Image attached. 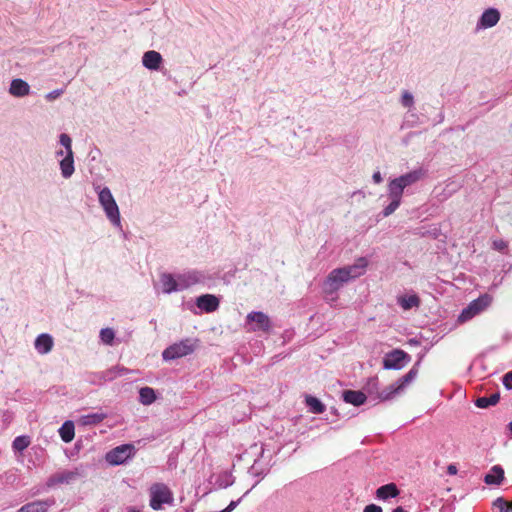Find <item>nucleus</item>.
<instances>
[{"instance_id":"1","label":"nucleus","mask_w":512,"mask_h":512,"mask_svg":"<svg viewBox=\"0 0 512 512\" xmlns=\"http://www.w3.org/2000/svg\"><path fill=\"white\" fill-rule=\"evenodd\" d=\"M425 175L426 171L422 167H419L391 179L387 185V196L390 203L383 208L382 215L388 217L393 214L401 205L404 190L422 180Z\"/></svg>"},{"instance_id":"2","label":"nucleus","mask_w":512,"mask_h":512,"mask_svg":"<svg viewBox=\"0 0 512 512\" xmlns=\"http://www.w3.org/2000/svg\"><path fill=\"white\" fill-rule=\"evenodd\" d=\"M367 265L368 260L365 257H360L353 265L333 269L323 284L324 293L334 295L345 283L361 276Z\"/></svg>"},{"instance_id":"3","label":"nucleus","mask_w":512,"mask_h":512,"mask_svg":"<svg viewBox=\"0 0 512 512\" xmlns=\"http://www.w3.org/2000/svg\"><path fill=\"white\" fill-rule=\"evenodd\" d=\"M94 190L98 195L99 204L107 219L113 226L121 228L122 225L119 207L111 190L108 187H101L100 185H94Z\"/></svg>"},{"instance_id":"4","label":"nucleus","mask_w":512,"mask_h":512,"mask_svg":"<svg viewBox=\"0 0 512 512\" xmlns=\"http://www.w3.org/2000/svg\"><path fill=\"white\" fill-rule=\"evenodd\" d=\"M197 347V340L186 338L178 343H174L162 352L165 361H171L192 354Z\"/></svg>"},{"instance_id":"5","label":"nucleus","mask_w":512,"mask_h":512,"mask_svg":"<svg viewBox=\"0 0 512 512\" xmlns=\"http://www.w3.org/2000/svg\"><path fill=\"white\" fill-rule=\"evenodd\" d=\"M85 477V471L82 466L73 470H64L51 475L46 482L47 488H53L61 484H71Z\"/></svg>"},{"instance_id":"6","label":"nucleus","mask_w":512,"mask_h":512,"mask_svg":"<svg viewBox=\"0 0 512 512\" xmlns=\"http://www.w3.org/2000/svg\"><path fill=\"white\" fill-rule=\"evenodd\" d=\"M492 301V297L488 294H484L477 299L471 301L469 305L464 308L458 316V322L464 323L484 311Z\"/></svg>"},{"instance_id":"7","label":"nucleus","mask_w":512,"mask_h":512,"mask_svg":"<svg viewBox=\"0 0 512 512\" xmlns=\"http://www.w3.org/2000/svg\"><path fill=\"white\" fill-rule=\"evenodd\" d=\"M172 501V492L165 484L155 483L150 487V507L153 510H160L163 504H170Z\"/></svg>"},{"instance_id":"8","label":"nucleus","mask_w":512,"mask_h":512,"mask_svg":"<svg viewBox=\"0 0 512 512\" xmlns=\"http://www.w3.org/2000/svg\"><path fill=\"white\" fill-rule=\"evenodd\" d=\"M178 291H184L190 287L204 283L206 275L202 271L198 270H187L182 273H175Z\"/></svg>"},{"instance_id":"9","label":"nucleus","mask_w":512,"mask_h":512,"mask_svg":"<svg viewBox=\"0 0 512 512\" xmlns=\"http://www.w3.org/2000/svg\"><path fill=\"white\" fill-rule=\"evenodd\" d=\"M135 447L133 444H122L106 454V461L114 466L124 464L128 459L132 458L135 454Z\"/></svg>"},{"instance_id":"10","label":"nucleus","mask_w":512,"mask_h":512,"mask_svg":"<svg viewBox=\"0 0 512 512\" xmlns=\"http://www.w3.org/2000/svg\"><path fill=\"white\" fill-rule=\"evenodd\" d=\"M411 360V356L401 349H394L383 358V367L387 370H400Z\"/></svg>"},{"instance_id":"11","label":"nucleus","mask_w":512,"mask_h":512,"mask_svg":"<svg viewBox=\"0 0 512 512\" xmlns=\"http://www.w3.org/2000/svg\"><path fill=\"white\" fill-rule=\"evenodd\" d=\"M246 324L250 325L249 330L268 332L271 328L269 317L261 311H252L246 316Z\"/></svg>"},{"instance_id":"12","label":"nucleus","mask_w":512,"mask_h":512,"mask_svg":"<svg viewBox=\"0 0 512 512\" xmlns=\"http://www.w3.org/2000/svg\"><path fill=\"white\" fill-rule=\"evenodd\" d=\"M500 18L501 14L497 8H488L484 10L481 16L479 17L476 24V30L479 31L492 28L498 24Z\"/></svg>"},{"instance_id":"13","label":"nucleus","mask_w":512,"mask_h":512,"mask_svg":"<svg viewBox=\"0 0 512 512\" xmlns=\"http://www.w3.org/2000/svg\"><path fill=\"white\" fill-rule=\"evenodd\" d=\"M219 304V299L213 294H204L196 298V306L206 313L216 311Z\"/></svg>"},{"instance_id":"14","label":"nucleus","mask_w":512,"mask_h":512,"mask_svg":"<svg viewBox=\"0 0 512 512\" xmlns=\"http://www.w3.org/2000/svg\"><path fill=\"white\" fill-rule=\"evenodd\" d=\"M8 92L13 97L23 98L30 94L31 87L25 80L15 78L11 80Z\"/></svg>"},{"instance_id":"15","label":"nucleus","mask_w":512,"mask_h":512,"mask_svg":"<svg viewBox=\"0 0 512 512\" xmlns=\"http://www.w3.org/2000/svg\"><path fill=\"white\" fill-rule=\"evenodd\" d=\"M54 498H47L45 500H36L23 505L17 512H47L48 509L55 504Z\"/></svg>"},{"instance_id":"16","label":"nucleus","mask_w":512,"mask_h":512,"mask_svg":"<svg viewBox=\"0 0 512 512\" xmlns=\"http://www.w3.org/2000/svg\"><path fill=\"white\" fill-rule=\"evenodd\" d=\"M161 292L163 294H172L178 291L175 273L163 272L159 276Z\"/></svg>"},{"instance_id":"17","label":"nucleus","mask_w":512,"mask_h":512,"mask_svg":"<svg viewBox=\"0 0 512 512\" xmlns=\"http://www.w3.org/2000/svg\"><path fill=\"white\" fill-rule=\"evenodd\" d=\"M163 61L161 54L155 50L146 51L142 56V64L149 70H158Z\"/></svg>"},{"instance_id":"18","label":"nucleus","mask_w":512,"mask_h":512,"mask_svg":"<svg viewBox=\"0 0 512 512\" xmlns=\"http://www.w3.org/2000/svg\"><path fill=\"white\" fill-rule=\"evenodd\" d=\"M53 344L52 336L47 333H42L36 337L34 347L39 354L45 355L52 350Z\"/></svg>"},{"instance_id":"19","label":"nucleus","mask_w":512,"mask_h":512,"mask_svg":"<svg viewBox=\"0 0 512 512\" xmlns=\"http://www.w3.org/2000/svg\"><path fill=\"white\" fill-rule=\"evenodd\" d=\"M61 176L69 179L75 172L74 153H65V156L59 162Z\"/></svg>"},{"instance_id":"20","label":"nucleus","mask_w":512,"mask_h":512,"mask_svg":"<svg viewBox=\"0 0 512 512\" xmlns=\"http://www.w3.org/2000/svg\"><path fill=\"white\" fill-rule=\"evenodd\" d=\"M343 400L346 403L354 406H360L365 403L367 396L364 392L359 390H345L342 393Z\"/></svg>"},{"instance_id":"21","label":"nucleus","mask_w":512,"mask_h":512,"mask_svg":"<svg viewBox=\"0 0 512 512\" xmlns=\"http://www.w3.org/2000/svg\"><path fill=\"white\" fill-rule=\"evenodd\" d=\"M504 479V470L500 465H494L485 475L484 482L488 485H499Z\"/></svg>"},{"instance_id":"22","label":"nucleus","mask_w":512,"mask_h":512,"mask_svg":"<svg viewBox=\"0 0 512 512\" xmlns=\"http://www.w3.org/2000/svg\"><path fill=\"white\" fill-rule=\"evenodd\" d=\"M399 494V489L397 488L396 484L389 483L380 486L376 490V497L380 500H387L389 498H395Z\"/></svg>"},{"instance_id":"23","label":"nucleus","mask_w":512,"mask_h":512,"mask_svg":"<svg viewBox=\"0 0 512 512\" xmlns=\"http://www.w3.org/2000/svg\"><path fill=\"white\" fill-rule=\"evenodd\" d=\"M157 396L153 388L145 386L139 390V402L142 405L148 406L155 402Z\"/></svg>"},{"instance_id":"24","label":"nucleus","mask_w":512,"mask_h":512,"mask_svg":"<svg viewBox=\"0 0 512 512\" xmlns=\"http://www.w3.org/2000/svg\"><path fill=\"white\" fill-rule=\"evenodd\" d=\"M59 434L65 443H69L73 440L75 435L74 423L70 420L65 421L59 429Z\"/></svg>"},{"instance_id":"25","label":"nucleus","mask_w":512,"mask_h":512,"mask_svg":"<svg viewBox=\"0 0 512 512\" xmlns=\"http://www.w3.org/2000/svg\"><path fill=\"white\" fill-rule=\"evenodd\" d=\"M402 391V389L398 386V384L395 382L386 388H384L380 393H378V400L379 401H388L393 399L397 394H399Z\"/></svg>"},{"instance_id":"26","label":"nucleus","mask_w":512,"mask_h":512,"mask_svg":"<svg viewBox=\"0 0 512 512\" xmlns=\"http://www.w3.org/2000/svg\"><path fill=\"white\" fill-rule=\"evenodd\" d=\"M105 418H107V414L97 412V413L83 415L80 418V422L84 426H88V425L91 426V425H97V424L101 423Z\"/></svg>"},{"instance_id":"27","label":"nucleus","mask_w":512,"mask_h":512,"mask_svg":"<svg viewBox=\"0 0 512 512\" xmlns=\"http://www.w3.org/2000/svg\"><path fill=\"white\" fill-rule=\"evenodd\" d=\"M499 399H500V394L494 393L488 397L484 396V397L477 398L475 401V405L478 408L486 409L490 406L496 405L498 403Z\"/></svg>"},{"instance_id":"28","label":"nucleus","mask_w":512,"mask_h":512,"mask_svg":"<svg viewBox=\"0 0 512 512\" xmlns=\"http://www.w3.org/2000/svg\"><path fill=\"white\" fill-rule=\"evenodd\" d=\"M305 402L309 411L313 414H321L325 411V405L314 396H306Z\"/></svg>"},{"instance_id":"29","label":"nucleus","mask_w":512,"mask_h":512,"mask_svg":"<svg viewBox=\"0 0 512 512\" xmlns=\"http://www.w3.org/2000/svg\"><path fill=\"white\" fill-rule=\"evenodd\" d=\"M398 303L404 310H409L413 307H418L420 304V299L416 294H412L409 296L399 297Z\"/></svg>"},{"instance_id":"30","label":"nucleus","mask_w":512,"mask_h":512,"mask_svg":"<svg viewBox=\"0 0 512 512\" xmlns=\"http://www.w3.org/2000/svg\"><path fill=\"white\" fill-rule=\"evenodd\" d=\"M419 365V363H416L410 370L408 373H406L404 376H402L401 378L398 379V381L396 382L398 384V386L403 390L405 388L406 385H408L409 383H411L417 376V373H418V368L417 366Z\"/></svg>"},{"instance_id":"31","label":"nucleus","mask_w":512,"mask_h":512,"mask_svg":"<svg viewBox=\"0 0 512 512\" xmlns=\"http://www.w3.org/2000/svg\"><path fill=\"white\" fill-rule=\"evenodd\" d=\"M99 337L102 343L111 346L113 345L115 332L112 328H103L100 330Z\"/></svg>"},{"instance_id":"32","label":"nucleus","mask_w":512,"mask_h":512,"mask_svg":"<svg viewBox=\"0 0 512 512\" xmlns=\"http://www.w3.org/2000/svg\"><path fill=\"white\" fill-rule=\"evenodd\" d=\"M30 444L29 437L27 436H17L12 443V447L15 451H23L25 450Z\"/></svg>"},{"instance_id":"33","label":"nucleus","mask_w":512,"mask_h":512,"mask_svg":"<svg viewBox=\"0 0 512 512\" xmlns=\"http://www.w3.org/2000/svg\"><path fill=\"white\" fill-rule=\"evenodd\" d=\"M365 390L366 392L368 393V395L372 396V395H376V397L374 398V400H378V393H380L381 391H379V382H378V379L377 378H370L365 386Z\"/></svg>"},{"instance_id":"34","label":"nucleus","mask_w":512,"mask_h":512,"mask_svg":"<svg viewBox=\"0 0 512 512\" xmlns=\"http://www.w3.org/2000/svg\"><path fill=\"white\" fill-rule=\"evenodd\" d=\"M59 143L64 147L65 153H74L72 149V139L66 133L59 135Z\"/></svg>"},{"instance_id":"35","label":"nucleus","mask_w":512,"mask_h":512,"mask_svg":"<svg viewBox=\"0 0 512 512\" xmlns=\"http://www.w3.org/2000/svg\"><path fill=\"white\" fill-rule=\"evenodd\" d=\"M493 505L497 507L500 512H512V502H507L504 498L499 497L494 502Z\"/></svg>"},{"instance_id":"36","label":"nucleus","mask_w":512,"mask_h":512,"mask_svg":"<svg viewBox=\"0 0 512 512\" xmlns=\"http://www.w3.org/2000/svg\"><path fill=\"white\" fill-rule=\"evenodd\" d=\"M401 104L407 108H411L414 105V97L409 91L402 93Z\"/></svg>"},{"instance_id":"37","label":"nucleus","mask_w":512,"mask_h":512,"mask_svg":"<svg viewBox=\"0 0 512 512\" xmlns=\"http://www.w3.org/2000/svg\"><path fill=\"white\" fill-rule=\"evenodd\" d=\"M118 377L116 367H112L104 372H102V379L105 381H113Z\"/></svg>"},{"instance_id":"38","label":"nucleus","mask_w":512,"mask_h":512,"mask_svg":"<svg viewBox=\"0 0 512 512\" xmlns=\"http://www.w3.org/2000/svg\"><path fill=\"white\" fill-rule=\"evenodd\" d=\"M502 383L507 390H512V370L503 375Z\"/></svg>"},{"instance_id":"39","label":"nucleus","mask_w":512,"mask_h":512,"mask_svg":"<svg viewBox=\"0 0 512 512\" xmlns=\"http://www.w3.org/2000/svg\"><path fill=\"white\" fill-rule=\"evenodd\" d=\"M63 92H64L63 89H56V90H53V91L47 93L45 98L48 101H52V100H55L58 97H60L63 94Z\"/></svg>"},{"instance_id":"40","label":"nucleus","mask_w":512,"mask_h":512,"mask_svg":"<svg viewBox=\"0 0 512 512\" xmlns=\"http://www.w3.org/2000/svg\"><path fill=\"white\" fill-rule=\"evenodd\" d=\"M241 500H242V497L239 498L238 500H232L225 509H223L219 512H232L239 505Z\"/></svg>"},{"instance_id":"41","label":"nucleus","mask_w":512,"mask_h":512,"mask_svg":"<svg viewBox=\"0 0 512 512\" xmlns=\"http://www.w3.org/2000/svg\"><path fill=\"white\" fill-rule=\"evenodd\" d=\"M493 248L498 251H504L507 248V243L503 240H495L493 242Z\"/></svg>"},{"instance_id":"42","label":"nucleus","mask_w":512,"mask_h":512,"mask_svg":"<svg viewBox=\"0 0 512 512\" xmlns=\"http://www.w3.org/2000/svg\"><path fill=\"white\" fill-rule=\"evenodd\" d=\"M363 512H382V508L376 504L367 505Z\"/></svg>"},{"instance_id":"43","label":"nucleus","mask_w":512,"mask_h":512,"mask_svg":"<svg viewBox=\"0 0 512 512\" xmlns=\"http://www.w3.org/2000/svg\"><path fill=\"white\" fill-rule=\"evenodd\" d=\"M115 367L117 370L118 377L125 376V375L133 372L132 370L125 368L123 366H115Z\"/></svg>"},{"instance_id":"44","label":"nucleus","mask_w":512,"mask_h":512,"mask_svg":"<svg viewBox=\"0 0 512 512\" xmlns=\"http://www.w3.org/2000/svg\"><path fill=\"white\" fill-rule=\"evenodd\" d=\"M372 180L376 184H380L383 181V177H382L380 171H376L373 173Z\"/></svg>"},{"instance_id":"45","label":"nucleus","mask_w":512,"mask_h":512,"mask_svg":"<svg viewBox=\"0 0 512 512\" xmlns=\"http://www.w3.org/2000/svg\"><path fill=\"white\" fill-rule=\"evenodd\" d=\"M447 472L450 474V475H455L457 473V468L455 465H449L448 468H447Z\"/></svg>"},{"instance_id":"46","label":"nucleus","mask_w":512,"mask_h":512,"mask_svg":"<svg viewBox=\"0 0 512 512\" xmlns=\"http://www.w3.org/2000/svg\"><path fill=\"white\" fill-rule=\"evenodd\" d=\"M56 157H64L65 156V150H58L55 152Z\"/></svg>"},{"instance_id":"47","label":"nucleus","mask_w":512,"mask_h":512,"mask_svg":"<svg viewBox=\"0 0 512 512\" xmlns=\"http://www.w3.org/2000/svg\"><path fill=\"white\" fill-rule=\"evenodd\" d=\"M233 484V481H223V484H220L221 487L226 488Z\"/></svg>"},{"instance_id":"48","label":"nucleus","mask_w":512,"mask_h":512,"mask_svg":"<svg viewBox=\"0 0 512 512\" xmlns=\"http://www.w3.org/2000/svg\"><path fill=\"white\" fill-rule=\"evenodd\" d=\"M233 484V481H223V484H220L221 487L226 488Z\"/></svg>"},{"instance_id":"49","label":"nucleus","mask_w":512,"mask_h":512,"mask_svg":"<svg viewBox=\"0 0 512 512\" xmlns=\"http://www.w3.org/2000/svg\"><path fill=\"white\" fill-rule=\"evenodd\" d=\"M392 512H406V510L403 507L398 506L395 509H393Z\"/></svg>"},{"instance_id":"50","label":"nucleus","mask_w":512,"mask_h":512,"mask_svg":"<svg viewBox=\"0 0 512 512\" xmlns=\"http://www.w3.org/2000/svg\"><path fill=\"white\" fill-rule=\"evenodd\" d=\"M128 512H140L139 510L135 509V508H129L128 509Z\"/></svg>"},{"instance_id":"51","label":"nucleus","mask_w":512,"mask_h":512,"mask_svg":"<svg viewBox=\"0 0 512 512\" xmlns=\"http://www.w3.org/2000/svg\"><path fill=\"white\" fill-rule=\"evenodd\" d=\"M509 430L512 432V421L508 424Z\"/></svg>"},{"instance_id":"52","label":"nucleus","mask_w":512,"mask_h":512,"mask_svg":"<svg viewBox=\"0 0 512 512\" xmlns=\"http://www.w3.org/2000/svg\"><path fill=\"white\" fill-rule=\"evenodd\" d=\"M257 483H258V482H256L254 485H252V487H250V491H251V490H253V488H255V486H256V484H257Z\"/></svg>"},{"instance_id":"53","label":"nucleus","mask_w":512,"mask_h":512,"mask_svg":"<svg viewBox=\"0 0 512 512\" xmlns=\"http://www.w3.org/2000/svg\"><path fill=\"white\" fill-rule=\"evenodd\" d=\"M257 483H258V482H256L254 485H252V487H250V491H251V490H253V488H255V486H256V484H257Z\"/></svg>"},{"instance_id":"54","label":"nucleus","mask_w":512,"mask_h":512,"mask_svg":"<svg viewBox=\"0 0 512 512\" xmlns=\"http://www.w3.org/2000/svg\"><path fill=\"white\" fill-rule=\"evenodd\" d=\"M249 492H250V490H247V491L244 493L243 497H245L246 495H248V493H249Z\"/></svg>"}]
</instances>
